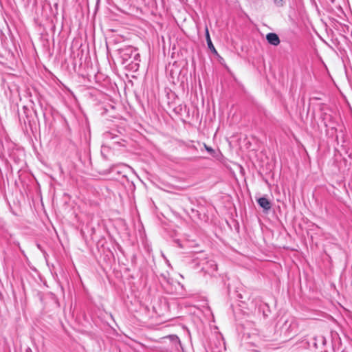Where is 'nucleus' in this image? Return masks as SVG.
Here are the masks:
<instances>
[{"label": "nucleus", "instance_id": "obj_2", "mask_svg": "<svg viewBox=\"0 0 352 352\" xmlns=\"http://www.w3.org/2000/svg\"><path fill=\"white\" fill-rule=\"evenodd\" d=\"M267 42L274 46H277L280 43L278 36L275 33H268L266 36Z\"/></svg>", "mask_w": 352, "mask_h": 352}, {"label": "nucleus", "instance_id": "obj_7", "mask_svg": "<svg viewBox=\"0 0 352 352\" xmlns=\"http://www.w3.org/2000/svg\"><path fill=\"white\" fill-rule=\"evenodd\" d=\"M173 340H178V337L176 336H172Z\"/></svg>", "mask_w": 352, "mask_h": 352}, {"label": "nucleus", "instance_id": "obj_3", "mask_svg": "<svg viewBox=\"0 0 352 352\" xmlns=\"http://www.w3.org/2000/svg\"><path fill=\"white\" fill-rule=\"evenodd\" d=\"M206 41H207V44H208V48L214 54H217V52L215 49V47H214L212 43V41H211V38H210V34H209V32H208V28H206Z\"/></svg>", "mask_w": 352, "mask_h": 352}, {"label": "nucleus", "instance_id": "obj_5", "mask_svg": "<svg viewBox=\"0 0 352 352\" xmlns=\"http://www.w3.org/2000/svg\"><path fill=\"white\" fill-rule=\"evenodd\" d=\"M210 265L211 267H212L213 271H216L217 270V265L214 261H211L210 262Z\"/></svg>", "mask_w": 352, "mask_h": 352}, {"label": "nucleus", "instance_id": "obj_4", "mask_svg": "<svg viewBox=\"0 0 352 352\" xmlns=\"http://www.w3.org/2000/svg\"><path fill=\"white\" fill-rule=\"evenodd\" d=\"M274 4L278 7L283 6V0H273Z\"/></svg>", "mask_w": 352, "mask_h": 352}, {"label": "nucleus", "instance_id": "obj_6", "mask_svg": "<svg viewBox=\"0 0 352 352\" xmlns=\"http://www.w3.org/2000/svg\"><path fill=\"white\" fill-rule=\"evenodd\" d=\"M204 145L208 152H209L210 153H214V150L211 147L208 146L206 144H204Z\"/></svg>", "mask_w": 352, "mask_h": 352}, {"label": "nucleus", "instance_id": "obj_1", "mask_svg": "<svg viewBox=\"0 0 352 352\" xmlns=\"http://www.w3.org/2000/svg\"><path fill=\"white\" fill-rule=\"evenodd\" d=\"M257 202L258 204L263 209L264 212H268L272 208L270 201L265 197H260L257 199Z\"/></svg>", "mask_w": 352, "mask_h": 352}]
</instances>
